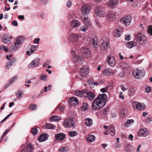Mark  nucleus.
Wrapping results in <instances>:
<instances>
[{
    "label": "nucleus",
    "instance_id": "5fc2aeb1",
    "mask_svg": "<svg viewBox=\"0 0 152 152\" xmlns=\"http://www.w3.org/2000/svg\"><path fill=\"white\" fill-rule=\"evenodd\" d=\"M38 131V129L35 127H34L31 129V133L33 135H35L37 134Z\"/></svg>",
    "mask_w": 152,
    "mask_h": 152
},
{
    "label": "nucleus",
    "instance_id": "393cba45",
    "mask_svg": "<svg viewBox=\"0 0 152 152\" xmlns=\"http://www.w3.org/2000/svg\"><path fill=\"white\" fill-rule=\"evenodd\" d=\"M78 35L75 34H71L69 36V40L72 42L76 41L78 39Z\"/></svg>",
    "mask_w": 152,
    "mask_h": 152
},
{
    "label": "nucleus",
    "instance_id": "7c9ffc66",
    "mask_svg": "<svg viewBox=\"0 0 152 152\" xmlns=\"http://www.w3.org/2000/svg\"><path fill=\"white\" fill-rule=\"evenodd\" d=\"M118 0H110L107 3V4L111 7H113L114 5L118 4Z\"/></svg>",
    "mask_w": 152,
    "mask_h": 152
},
{
    "label": "nucleus",
    "instance_id": "e2e57ef3",
    "mask_svg": "<svg viewBox=\"0 0 152 152\" xmlns=\"http://www.w3.org/2000/svg\"><path fill=\"white\" fill-rule=\"evenodd\" d=\"M1 50H3L6 52H8V49L7 48V47H6L4 45H1Z\"/></svg>",
    "mask_w": 152,
    "mask_h": 152
},
{
    "label": "nucleus",
    "instance_id": "5701e85b",
    "mask_svg": "<svg viewBox=\"0 0 152 152\" xmlns=\"http://www.w3.org/2000/svg\"><path fill=\"white\" fill-rule=\"evenodd\" d=\"M73 60L75 63L79 64H81L83 62L82 57L78 55L74 56Z\"/></svg>",
    "mask_w": 152,
    "mask_h": 152
},
{
    "label": "nucleus",
    "instance_id": "f704fd0d",
    "mask_svg": "<svg viewBox=\"0 0 152 152\" xmlns=\"http://www.w3.org/2000/svg\"><path fill=\"white\" fill-rule=\"evenodd\" d=\"M134 150L133 147L131 145H127L126 146L125 151L126 152H133Z\"/></svg>",
    "mask_w": 152,
    "mask_h": 152
},
{
    "label": "nucleus",
    "instance_id": "69168bd1",
    "mask_svg": "<svg viewBox=\"0 0 152 152\" xmlns=\"http://www.w3.org/2000/svg\"><path fill=\"white\" fill-rule=\"evenodd\" d=\"M47 78V76L45 75H42L40 77V79L43 81L46 80Z\"/></svg>",
    "mask_w": 152,
    "mask_h": 152
},
{
    "label": "nucleus",
    "instance_id": "20e7f679",
    "mask_svg": "<svg viewBox=\"0 0 152 152\" xmlns=\"http://www.w3.org/2000/svg\"><path fill=\"white\" fill-rule=\"evenodd\" d=\"M75 122L74 119L69 117L65 120L63 123L64 126L66 128H72L74 126Z\"/></svg>",
    "mask_w": 152,
    "mask_h": 152
},
{
    "label": "nucleus",
    "instance_id": "aec40b11",
    "mask_svg": "<svg viewBox=\"0 0 152 152\" xmlns=\"http://www.w3.org/2000/svg\"><path fill=\"white\" fill-rule=\"evenodd\" d=\"M149 134V131L146 129H142L139 131L138 136L140 137H146Z\"/></svg>",
    "mask_w": 152,
    "mask_h": 152
},
{
    "label": "nucleus",
    "instance_id": "de8ad7c7",
    "mask_svg": "<svg viewBox=\"0 0 152 152\" xmlns=\"http://www.w3.org/2000/svg\"><path fill=\"white\" fill-rule=\"evenodd\" d=\"M69 148L68 146L63 147L61 148L59 151L62 152H66L69 151Z\"/></svg>",
    "mask_w": 152,
    "mask_h": 152
},
{
    "label": "nucleus",
    "instance_id": "4d7b16f0",
    "mask_svg": "<svg viewBox=\"0 0 152 152\" xmlns=\"http://www.w3.org/2000/svg\"><path fill=\"white\" fill-rule=\"evenodd\" d=\"M33 149V147L31 144H28L27 146V150L28 152H31Z\"/></svg>",
    "mask_w": 152,
    "mask_h": 152
},
{
    "label": "nucleus",
    "instance_id": "f03ea898",
    "mask_svg": "<svg viewBox=\"0 0 152 152\" xmlns=\"http://www.w3.org/2000/svg\"><path fill=\"white\" fill-rule=\"evenodd\" d=\"M145 74V72L143 69H136L133 70L132 75L134 78L136 79H141L143 77Z\"/></svg>",
    "mask_w": 152,
    "mask_h": 152
},
{
    "label": "nucleus",
    "instance_id": "052dcab7",
    "mask_svg": "<svg viewBox=\"0 0 152 152\" xmlns=\"http://www.w3.org/2000/svg\"><path fill=\"white\" fill-rule=\"evenodd\" d=\"M36 105L34 104H31L29 107V109L31 110H36Z\"/></svg>",
    "mask_w": 152,
    "mask_h": 152
},
{
    "label": "nucleus",
    "instance_id": "0e129e2a",
    "mask_svg": "<svg viewBox=\"0 0 152 152\" xmlns=\"http://www.w3.org/2000/svg\"><path fill=\"white\" fill-rule=\"evenodd\" d=\"M108 86H106L104 88H103L100 89V91L102 93H104L107 91L108 89Z\"/></svg>",
    "mask_w": 152,
    "mask_h": 152
},
{
    "label": "nucleus",
    "instance_id": "774afa93",
    "mask_svg": "<svg viewBox=\"0 0 152 152\" xmlns=\"http://www.w3.org/2000/svg\"><path fill=\"white\" fill-rule=\"evenodd\" d=\"M26 148V146L23 145L20 147V149L22 150L21 152H24Z\"/></svg>",
    "mask_w": 152,
    "mask_h": 152
},
{
    "label": "nucleus",
    "instance_id": "cd10ccee",
    "mask_svg": "<svg viewBox=\"0 0 152 152\" xmlns=\"http://www.w3.org/2000/svg\"><path fill=\"white\" fill-rule=\"evenodd\" d=\"M65 136V135L64 134L61 133L56 134L55 137L57 140L61 141L64 139Z\"/></svg>",
    "mask_w": 152,
    "mask_h": 152
},
{
    "label": "nucleus",
    "instance_id": "f8f14e48",
    "mask_svg": "<svg viewBox=\"0 0 152 152\" xmlns=\"http://www.w3.org/2000/svg\"><path fill=\"white\" fill-rule=\"evenodd\" d=\"M29 50L27 51L26 54L27 55L31 56L36 50L38 48L37 45H31L28 46Z\"/></svg>",
    "mask_w": 152,
    "mask_h": 152
},
{
    "label": "nucleus",
    "instance_id": "412c9836",
    "mask_svg": "<svg viewBox=\"0 0 152 152\" xmlns=\"http://www.w3.org/2000/svg\"><path fill=\"white\" fill-rule=\"evenodd\" d=\"M84 97L86 99L89 100H92L95 97V94L92 92H86Z\"/></svg>",
    "mask_w": 152,
    "mask_h": 152
},
{
    "label": "nucleus",
    "instance_id": "9b49d317",
    "mask_svg": "<svg viewBox=\"0 0 152 152\" xmlns=\"http://www.w3.org/2000/svg\"><path fill=\"white\" fill-rule=\"evenodd\" d=\"M107 61L108 65L111 67H113L115 65V58L112 55H110L107 57Z\"/></svg>",
    "mask_w": 152,
    "mask_h": 152
},
{
    "label": "nucleus",
    "instance_id": "4c0bfd02",
    "mask_svg": "<svg viewBox=\"0 0 152 152\" xmlns=\"http://www.w3.org/2000/svg\"><path fill=\"white\" fill-rule=\"evenodd\" d=\"M86 125L87 126H91L93 124L92 120L90 118H87L85 120Z\"/></svg>",
    "mask_w": 152,
    "mask_h": 152
},
{
    "label": "nucleus",
    "instance_id": "39448f33",
    "mask_svg": "<svg viewBox=\"0 0 152 152\" xmlns=\"http://www.w3.org/2000/svg\"><path fill=\"white\" fill-rule=\"evenodd\" d=\"M136 38L137 42L140 45H144L147 41L146 37L141 33L137 34Z\"/></svg>",
    "mask_w": 152,
    "mask_h": 152
},
{
    "label": "nucleus",
    "instance_id": "680f3d73",
    "mask_svg": "<svg viewBox=\"0 0 152 152\" xmlns=\"http://www.w3.org/2000/svg\"><path fill=\"white\" fill-rule=\"evenodd\" d=\"M12 113H11L9 115H8L7 116H6L3 119L2 121L0 122V124L2 123L4 121L6 120H7L8 118L10 116H11L12 115Z\"/></svg>",
    "mask_w": 152,
    "mask_h": 152
},
{
    "label": "nucleus",
    "instance_id": "58836bf2",
    "mask_svg": "<svg viewBox=\"0 0 152 152\" xmlns=\"http://www.w3.org/2000/svg\"><path fill=\"white\" fill-rule=\"evenodd\" d=\"M14 44V45H11L10 48V50L12 51H16L20 47V46L17 45L15 43Z\"/></svg>",
    "mask_w": 152,
    "mask_h": 152
},
{
    "label": "nucleus",
    "instance_id": "72a5a7b5",
    "mask_svg": "<svg viewBox=\"0 0 152 152\" xmlns=\"http://www.w3.org/2000/svg\"><path fill=\"white\" fill-rule=\"evenodd\" d=\"M48 137L47 135L45 134H42L39 137V142H42L48 140Z\"/></svg>",
    "mask_w": 152,
    "mask_h": 152
},
{
    "label": "nucleus",
    "instance_id": "37998d69",
    "mask_svg": "<svg viewBox=\"0 0 152 152\" xmlns=\"http://www.w3.org/2000/svg\"><path fill=\"white\" fill-rule=\"evenodd\" d=\"M18 78V77L17 76H15L11 78L9 81V83L10 84L13 83L15 81H16Z\"/></svg>",
    "mask_w": 152,
    "mask_h": 152
},
{
    "label": "nucleus",
    "instance_id": "c03bdc74",
    "mask_svg": "<svg viewBox=\"0 0 152 152\" xmlns=\"http://www.w3.org/2000/svg\"><path fill=\"white\" fill-rule=\"evenodd\" d=\"M78 134L77 132L75 131H71L69 132V135L71 137H73Z\"/></svg>",
    "mask_w": 152,
    "mask_h": 152
},
{
    "label": "nucleus",
    "instance_id": "49530a36",
    "mask_svg": "<svg viewBox=\"0 0 152 152\" xmlns=\"http://www.w3.org/2000/svg\"><path fill=\"white\" fill-rule=\"evenodd\" d=\"M88 107L87 104L86 103H83L81 106V109L83 111L86 110Z\"/></svg>",
    "mask_w": 152,
    "mask_h": 152
},
{
    "label": "nucleus",
    "instance_id": "2eb2a0df",
    "mask_svg": "<svg viewBox=\"0 0 152 152\" xmlns=\"http://www.w3.org/2000/svg\"><path fill=\"white\" fill-rule=\"evenodd\" d=\"M81 19L82 21L86 26L87 27H90L91 26V22L88 18V16H82Z\"/></svg>",
    "mask_w": 152,
    "mask_h": 152
},
{
    "label": "nucleus",
    "instance_id": "c756f323",
    "mask_svg": "<svg viewBox=\"0 0 152 152\" xmlns=\"http://www.w3.org/2000/svg\"><path fill=\"white\" fill-rule=\"evenodd\" d=\"M119 65L121 69L124 70H127L129 68L128 64L125 62L121 63Z\"/></svg>",
    "mask_w": 152,
    "mask_h": 152
},
{
    "label": "nucleus",
    "instance_id": "a19ab883",
    "mask_svg": "<svg viewBox=\"0 0 152 152\" xmlns=\"http://www.w3.org/2000/svg\"><path fill=\"white\" fill-rule=\"evenodd\" d=\"M135 91L133 88H129L128 91V94L130 96H133L134 94Z\"/></svg>",
    "mask_w": 152,
    "mask_h": 152
},
{
    "label": "nucleus",
    "instance_id": "a18cd8bd",
    "mask_svg": "<svg viewBox=\"0 0 152 152\" xmlns=\"http://www.w3.org/2000/svg\"><path fill=\"white\" fill-rule=\"evenodd\" d=\"M45 127L47 129H54L55 128V126L50 124H47Z\"/></svg>",
    "mask_w": 152,
    "mask_h": 152
},
{
    "label": "nucleus",
    "instance_id": "423d86ee",
    "mask_svg": "<svg viewBox=\"0 0 152 152\" xmlns=\"http://www.w3.org/2000/svg\"><path fill=\"white\" fill-rule=\"evenodd\" d=\"M132 18L129 16H127L121 18V22L126 26H128L131 23Z\"/></svg>",
    "mask_w": 152,
    "mask_h": 152
},
{
    "label": "nucleus",
    "instance_id": "3c124183",
    "mask_svg": "<svg viewBox=\"0 0 152 152\" xmlns=\"http://www.w3.org/2000/svg\"><path fill=\"white\" fill-rule=\"evenodd\" d=\"M23 94L22 91L18 90L17 92L16 93V96L18 99L22 97V95Z\"/></svg>",
    "mask_w": 152,
    "mask_h": 152
},
{
    "label": "nucleus",
    "instance_id": "e433bc0d",
    "mask_svg": "<svg viewBox=\"0 0 152 152\" xmlns=\"http://www.w3.org/2000/svg\"><path fill=\"white\" fill-rule=\"evenodd\" d=\"M109 131L110 134L112 136H114L115 135V127L114 125H111L109 128Z\"/></svg>",
    "mask_w": 152,
    "mask_h": 152
},
{
    "label": "nucleus",
    "instance_id": "dca6fc26",
    "mask_svg": "<svg viewBox=\"0 0 152 152\" xmlns=\"http://www.w3.org/2000/svg\"><path fill=\"white\" fill-rule=\"evenodd\" d=\"M105 16L107 21L109 22H113L116 19L115 15L112 13H109L107 15H106Z\"/></svg>",
    "mask_w": 152,
    "mask_h": 152
},
{
    "label": "nucleus",
    "instance_id": "338daca9",
    "mask_svg": "<svg viewBox=\"0 0 152 152\" xmlns=\"http://www.w3.org/2000/svg\"><path fill=\"white\" fill-rule=\"evenodd\" d=\"M95 22L96 25L97 27H100L101 26V24L99 21L97 20H96Z\"/></svg>",
    "mask_w": 152,
    "mask_h": 152
},
{
    "label": "nucleus",
    "instance_id": "09e8293b",
    "mask_svg": "<svg viewBox=\"0 0 152 152\" xmlns=\"http://www.w3.org/2000/svg\"><path fill=\"white\" fill-rule=\"evenodd\" d=\"M109 113V107H106L103 111V113L104 115H107Z\"/></svg>",
    "mask_w": 152,
    "mask_h": 152
},
{
    "label": "nucleus",
    "instance_id": "13d9d810",
    "mask_svg": "<svg viewBox=\"0 0 152 152\" xmlns=\"http://www.w3.org/2000/svg\"><path fill=\"white\" fill-rule=\"evenodd\" d=\"M87 27L86 26H81L80 28V30L82 31L85 32L87 30Z\"/></svg>",
    "mask_w": 152,
    "mask_h": 152
},
{
    "label": "nucleus",
    "instance_id": "f257e3e1",
    "mask_svg": "<svg viewBox=\"0 0 152 152\" xmlns=\"http://www.w3.org/2000/svg\"><path fill=\"white\" fill-rule=\"evenodd\" d=\"M107 100V96L105 94L99 95L93 102L92 108L94 110H98L106 104Z\"/></svg>",
    "mask_w": 152,
    "mask_h": 152
},
{
    "label": "nucleus",
    "instance_id": "a878e982",
    "mask_svg": "<svg viewBox=\"0 0 152 152\" xmlns=\"http://www.w3.org/2000/svg\"><path fill=\"white\" fill-rule=\"evenodd\" d=\"M80 25V22L78 20H72L70 23L71 26L73 28H76Z\"/></svg>",
    "mask_w": 152,
    "mask_h": 152
},
{
    "label": "nucleus",
    "instance_id": "c85d7f7f",
    "mask_svg": "<svg viewBox=\"0 0 152 152\" xmlns=\"http://www.w3.org/2000/svg\"><path fill=\"white\" fill-rule=\"evenodd\" d=\"M137 45L136 42L134 41L128 42L126 44V46L129 49H131L133 47H135Z\"/></svg>",
    "mask_w": 152,
    "mask_h": 152
},
{
    "label": "nucleus",
    "instance_id": "6ab92c4d",
    "mask_svg": "<svg viewBox=\"0 0 152 152\" xmlns=\"http://www.w3.org/2000/svg\"><path fill=\"white\" fill-rule=\"evenodd\" d=\"M69 105L71 106L77 105L78 103V99L75 97H72L69 100Z\"/></svg>",
    "mask_w": 152,
    "mask_h": 152
},
{
    "label": "nucleus",
    "instance_id": "6e6552de",
    "mask_svg": "<svg viewBox=\"0 0 152 152\" xmlns=\"http://www.w3.org/2000/svg\"><path fill=\"white\" fill-rule=\"evenodd\" d=\"M110 48L109 42L107 39H104L102 42L101 48L102 50H106Z\"/></svg>",
    "mask_w": 152,
    "mask_h": 152
},
{
    "label": "nucleus",
    "instance_id": "b1692460",
    "mask_svg": "<svg viewBox=\"0 0 152 152\" xmlns=\"http://www.w3.org/2000/svg\"><path fill=\"white\" fill-rule=\"evenodd\" d=\"M24 39V38L23 37L19 36L15 38V41L14 43L20 47L21 46L22 43L23 42Z\"/></svg>",
    "mask_w": 152,
    "mask_h": 152
},
{
    "label": "nucleus",
    "instance_id": "9d476101",
    "mask_svg": "<svg viewBox=\"0 0 152 152\" xmlns=\"http://www.w3.org/2000/svg\"><path fill=\"white\" fill-rule=\"evenodd\" d=\"M81 53L85 58H88L91 57V53L88 49L85 48H82L81 49Z\"/></svg>",
    "mask_w": 152,
    "mask_h": 152
},
{
    "label": "nucleus",
    "instance_id": "ea45409f",
    "mask_svg": "<svg viewBox=\"0 0 152 152\" xmlns=\"http://www.w3.org/2000/svg\"><path fill=\"white\" fill-rule=\"evenodd\" d=\"M127 110L126 108L122 109L120 111L121 117H126L127 115Z\"/></svg>",
    "mask_w": 152,
    "mask_h": 152
},
{
    "label": "nucleus",
    "instance_id": "bb28decb",
    "mask_svg": "<svg viewBox=\"0 0 152 152\" xmlns=\"http://www.w3.org/2000/svg\"><path fill=\"white\" fill-rule=\"evenodd\" d=\"M16 58H12L10 62H7L6 64V68L7 69H9L11 68L12 66L16 61Z\"/></svg>",
    "mask_w": 152,
    "mask_h": 152
},
{
    "label": "nucleus",
    "instance_id": "473e14b6",
    "mask_svg": "<svg viewBox=\"0 0 152 152\" xmlns=\"http://www.w3.org/2000/svg\"><path fill=\"white\" fill-rule=\"evenodd\" d=\"M95 137L92 134H89L86 138V140L88 143H91L94 141Z\"/></svg>",
    "mask_w": 152,
    "mask_h": 152
},
{
    "label": "nucleus",
    "instance_id": "8fccbe9b",
    "mask_svg": "<svg viewBox=\"0 0 152 152\" xmlns=\"http://www.w3.org/2000/svg\"><path fill=\"white\" fill-rule=\"evenodd\" d=\"M133 107L135 109H139L137 106L139 105V102L136 101H133L132 103Z\"/></svg>",
    "mask_w": 152,
    "mask_h": 152
},
{
    "label": "nucleus",
    "instance_id": "603ef678",
    "mask_svg": "<svg viewBox=\"0 0 152 152\" xmlns=\"http://www.w3.org/2000/svg\"><path fill=\"white\" fill-rule=\"evenodd\" d=\"M75 13L74 12L69 13L67 16L68 19L70 20L73 18L75 16Z\"/></svg>",
    "mask_w": 152,
    "mask_h": 152
},
{
    "label": "nucleus",
    "instance_id": "2f4dec72",
    "mask_svg": "<svg viewBox=\"0 0 152 152\" xmlns=\"http://www.w3.org/2000/svg\"><path fill=\"white\" fill-rule=\"evenodd\" d=\"M86 92L85 91L83 90L75 91V94L76 96L80 97H84Z\"/></svg>",
    "mask_w": 152,
    "mask_h": 152
},
{
    "label": "nucleus",
    "instance_id": "4be33fe9",
    "mask_svg": "<svg viewBox=\"0 0 152 152\" xmlns=\"http://www.w3.org/2000/svg\"><path fill=\"white\" fill-rule=\"evenodd\" d=\"M124 29L121 27L115 30L113 32V34L115 37H120Z\"/></svg>",
    "mask_w": 152,
    "mask_h": 152
},
{
    "label": "nucleus",
    "instance_id": "7ed1b4c3",
    "mask_svg": "<svg viewBox=\"0 0 152 152\" xmlns=\"http://www.w3.org/2000/svg\"><path fill=\"white\" fill-rule=\"evenodd\" d=\"M95 13L97 16L100 18L105 16L106 13L104 8L102 6H98L95 10Z\"/></svg>",
    "mask_w": 152,
    "mask_h": 152
},
{
    "label": "nucleus",
    "instance_id": "c9c22d12",
    "mask_svg": "<svg viewBox=\"0 0 152 152\" xmlns=\"http://www.w3.org/2000/svg\"><path fill=\"white\" fill-rule=\"evenodd\" d=\"M134 122V121L133 119H128L124 124V126L126 127H127L130 125L133 124Z\"/></svg>",
    "mask_w": 152,
    "mask_h": 152
},
{
    "label": "nucleus",
    "instance_id": "1a4fd4ad",
    "mask_svg": "<svg viewBox=\"0 0 152 152\" xmlns=\"http://www.w3.org/2000/svg\"><path fill=\"white\" fill-rule=\"evenodd\" d=\"M91 7L89 5H83L81 9V12L83 15H86L89 13L91 11Z\"/></svg>",
    "mask_w": 152,
    "mask_h": 152
},
{
    "label": "nucleus",
    "instance_id": "6e6d98bb",
    "mask_svg": "<svg viewBox=\"0 0 152 152\" xmlns=\"http://www.w3.org/2000/svg\"><path fill=\"white\" fill-rule=\"evenodd\" d=\"M147 31L148 33L152 36V26H148Z\"/></svg>",
    "mask_w": 152,
    "mask_h": 152
},
{
    "label": "nucleus",
    "instance_id": "f3484780",
    "mask_svg": "<svg viewBox=\"0 0 152 152\" xmlns=\"http://www.w3.org/2000/svg\"><path fill=\"white\" fill-rule=\"evenodd\" d=\"M39 63V59L36 58L35 59L28 65V67L30 69H32L37 66Z\"/></svg>",
    "mask_w": 152,
    "mask_h": 152
},
{
    "label": "nucleus",
    "instance_id": "ddd939ff",
    "mask_svg": "<svg viewBox=\"0 0 152 152\" xmlns=\"http://www.w3.org/2000/svg\"><path fill=\"white\" fill-rule=\"evenodd\" d=\"M89 73L88 66H83L80 69V74L83 77H85L88 75Z\"/></svg>",
    "mask_w": 152,
    "mask_h": 152
},
{
    "label": "nucleus",
    "instance_id": "a211bd4d",
    "mask_svg": "<svg viewBox=\"0 0 152 152\" xmlns=\"http://www.w3.org/2000/svg\"><path fill=\"white\" fill-rule=\"evenodd\" d=\"M91 42L92 43L93 47L96 48L99 47L100 44L98 38L96 37L91 39Z\"/></svg>",
    "mask_w": 152,
    "mask_h": 152
},
{
    "label": "nucleus",
    "instance_id": "864d4df0",
    "mask_svg": "<svg viewBox=\"0 0 152 152\" xmlns=\"http://www.w3.org/2000/svg\"><path fill=\"white\" fill-rule=\"evenodd\" d=\"M139 109H136L139 110H142L144 109L146 107V106L144 104H141L139 103V105L137 106Z\"/></svg>",
    "mask_w": 152,
    "mask_h": 152
},
{
    "label": "nucleus",
    "instance_id": "bf43d9fd",
    "mask_svg": "<svg viewBox=\"0 0 152 152\" xmlns=\"http://www.w3.org/2000/svg\"><path fill=\"white\" fill-rule=\"evenodd\" d=\"M57 108H59L61 112H62L64 109V106H62L61 105L59 104L56 107V109Z\"/></svg>",
    "mask_w": 152,
    "mask_h": 152
},
{
    "label": "nucleus",
    "instance_id": "0eeeda50",
    "mask_svg": "<svg viewBox=\"0 0 152 152\" xmlns=\"http://www.w3.org/2000/svg\"><path fill=\"white\" fill-rule=\"evenodd\" d=\"M117 71L116 70H113L109 68H107L104 70L103 74L104 76H109L115 74Z\"/></svg>",
    "mask_w": 152,
    "mask_h": 152
},
{
    "label": "nucleus",
    "instance_id": "4468645a",
    "mask_svg": "<svg viewBox=\"0 0 152 152\" xmlns=\"http://www.w3.org/2000/svg\"><path fill=\"white\" fill-rule=\"evenodd\" d=\"M12 37L8 34H5L1 37L2 41L4 43L9 44L11 41Z\"/></svg>",
    "mask_w": 152,
    "mask_h": 152
},
{
    "label": "nucleus",
    "instance_id": "79ce46f5",
    "mask_svg": "<svg viewBox=\"0 0 152 152\" xmlns=\"http://www.w3.org/2000/svg\"><path fill=\"white\" fill-rule=\"evenodd\" d=\"M61 119V117L56 116H53L51 117L50 120L51 121H57Z\"/></svg>",
    "mask_w": 152,
    "mask_h": 152
}]
</instances>
